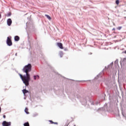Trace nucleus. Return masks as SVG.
Masks as SVG:
<instances>
[{
    "label": "nucleus",
    "mask_w": 126,
    "mask_h": 126,
    "mask_svg": "<svg viewBox=\"0 0 126 126\" xmlns=\"http://www.w3.org/2000/svg\"><path fill=\"white\" fill-rule=\"evenodd\" d=\"M57 45L60 48V49H63V43L58 42L57 43Z\"/></svg>",
    "instance_id": "nucleus-5"
},
{
    "label": "nucleus",
    "mask_w": 126,
    "mask_h": 126,
    "mask_svg": "<svg viewBox=\"0 0 126 126\" xmlns=\"http://www.w3.org/2000/svg\"><path fill=\"white\" fill-rule=\"evenodd\" d=\"M25 112L26 113V114H29V112H28V108H26L25 109Z\"/></svg>",
    "instance_id": "nucleus-11"
},
{
    "label": "nucleus",
    "mask_w": 126,
    "mask_h": 126,
    "mask_svg": "<svg viewBox=\"0 0 126 126\" xmlns=\"http://www.w3.org/2000/svg\"><path fill=\"white\" fill-rule=\"evenodd\" d=\"M112 30H113V31H115L116 30V29L113 28V29H112Z\"/></svg>",
    "instance_id": "nucleus-20"
},
{
    "label": "nucleus",
    "mask_w": 126,
    "mask_h": 126,
    "mask_svg": "<svg viewBox=\"0 0 126 126\" xmlns=\"http://www.w3.org/2000/svg\"><path fill=\"white\" fill-rule=\"evenodd\" d=\"M6 43L8 46H12V42L11 41V37H8L6 41Z\"/></svg>",
    "instance_id": "nucleus-2"
},
{
    "label": "nucleus",
    "mask_w": 126,
    "mask_h": 126,
    "mask_svg": "<svg viewBox=\"0 0 126 126\" xmlns=\"http://www.w3.org/2000/svg\"><path fill=\"white\" fill-rule=\"evenodd\" d=\"M49 122H50V124H54V122H53V121H51V120H49Z\"/></svg>",
    "instance_id": "nucleus-16"
},
{
    "label": "nucleus",
    "mask_w": 126,
    "mask_h": 126,
    "mask_svg": "<svg viewBox=\"0 0 126 126\" xmlns=\"http://www.w3.org/2000/svg\"><path fill=\"white\" fill-rule=\"evenodd\" d=\"M59 56H60V58H63V52H60L59 53Z\"/></svg>",
    "instance_id": "nucleus-8"
},
{
    "label": "nucleus",
    "mask_w": 126,
    "mask_h": 126,
    "mask_svg": "<svg viewBox=\"0 0 126 126\" xmlns=\"http://www.w3.org/2000/svg\"><path fill=\"white\" fill-rule=\"evenodd\" d=\"M45 16L49 19V20H51V17L48 15H45Z\"/></svg>",
    "instance_id": "nucleus-9"
},
{
    "label": "nucleus",
    "mask_w": 126,
    "mask_h": 126,
    "mask_svg": "<svg viewBox=\"0 0 126 126\" xmlns=\"http://www.w3.org/2000/svg\"><path fill=\"white\" fill-rule=\"evenodd\" d=\"M14 40H15V41H19V40H20V38L18 35H16L14 37Z\"/></svg>",
    "instance_id": "nucleus-6"
},
{
    "label": "nucleus",
    "mask_w": 126,
    "mask_h": 126,
    "mask_svg": "<svg viewBox=\"0 0 126 126\" xmlns=\"http://www.w3.org/2000/svg\"><path fill=\"white\" fill-rule=\"evenodd\" d=\"M33 77L34 80H36L37 78L39 79V75H35V76L34 75Z\"/></svg>",
    "instance_id": "nucleus-10"
},
{
    "label": "nucleus",
    "mask_w": 126,
    "mask_h": 126,
    "mask_svg": "<svg viewBox=\"0 0 126 126\" xmlns=\"http://www.w3.org/2000/svg\"><path fill=\"white\" fill-rule=\"evenodd\" d=\"M23 93L24 95L26 94V93H29V91L26 90V89H24L23 91Z\"/></svg>",
    "instance_id": "nucleus-7"
},
{
    "label": "nucleus",
    "mask_w": 126,
    "mask_h": 126,
    "mask_svg": "<svg viewBox=\"0 0 126 126\" xmlns=\"http://www.w3.org/2000/svg\"><path fill=\"white\" fill-rule=\"evenodd\" d=\"M54 125H58V123L57 122H54Z\"/></svg>",
    "instance_id": "nucleus-18"
},
{
    "label": "nucleus",
    "mask_w": 126,
    "mask_h": 126,
    "mask_svg": "<svg viewBox=\"0 0 126 126\" xmlns=\"http://www.w3.org/2000/svg\"><path fill=\"white\" fill-rule=\"evenodd\" d=\"M123 28V27H117V30H121Z\"/></svg>",
    "instance_id": "nucleus-14"
},
{
    "label": "nucleus",
    "mask_w": 126,
    "mask_h": 126,
    "mask_svg": "<svg viewBox=\"0 0 126 126\" xmlns=\"http://www.w3.org/2000/svg\"><path fill=\"white\" fill-rule=\"evenodd\" d=\"M7 23L8 26H10V25H11L12 23V21L11 20V19H8L7 20Z\"/></svg>",
    "instance_id": "nucleus-4"
},
{
    "label": "nucleus",
    "mask_w": 126,
    "mask_h": 126,
    "mask_svg": "<svg viewBox=\"0 0 126 126\" xmlns=\"http://www.w3.org/2000/svg\"><path fill=\"white\" fill-rule=\"evenodd\" d=\"M24 126H30L29 125V122H26V123H24Z\"/></svg>",
    "instance_id": "nucleus-12"
},
{
    "label": "nucleus",
    "mask_w": 126,
    "mask_h": 126,
    "mask_svg": "<svg viewBox=\"0 0 126 126\" xmlns=\"http://www.w3.org/2000/svg\"><path fill=\"white\" fill-rule=\"evenodd\" d=\"M116 4H119V3H120V1L119 0H117L116 1Z\"/></svg>",
    "instance_id": "nucleus-15"
},
{
    "label": "nucleus",
    "mask_w": 126,
    "mask_h": 126,
    "mask_svg": "<svg viewBox=\"0 0 126 126\" xmlns=\"http://www.w3.org/2000/svg\"><path fill=\"white\" fill-rule=\"evenodd\" d=\"M11 125V122H7L6 121H3L2 123L3 126H9Z\"/></svg>",
    "instance_id": "nucleus-3"
},
{
    "label": "nucleus",
    "mask_w": 126,
    "mask_h": 126,
    "mask_svg": "<svg viewBox=\"0 0 126 126\" xmlns=\"http://www.w3.org/2000/svg\"><path fill=\"white\" fill-rule=\"evenodd\" d=\"M0 112H1V108H0Z\"/></svg>",
    "instance_id": "nucleus-21"
},
{
    "label": "nucleus",
    "mask_w": 126,
    "mask_h": 126,
    "mask_svg": "<svg viewBox=\"0 0 126 126\" xmlns=\"http://www.w3.org/2000/svg\"><path fill=\"white\" fill-rule=\"evenodd\" d=\"M32 69V65L31 64L29 63L25 65L23 68V71L26 73V75L23 76L21 74H19L20 78L26 86L29 85V81H30V74H29V72L31 71Z\"/></svg>",
    "instance_id": "nucleus-1"
},
{
    "label": "nucleus",
    "mask_w": 126,
    "mask_h": 126,
    "mask_svg": "<svg viewBox=\"0 0 126 126\" xmlns=\"http://www.w3.org/2000/svg\"><path fill=\"white\" fill-rule=\"evenodd\" d=\"M3 118L4 119H5V118H6L5 115H3Z\"/></svg>",
    "instance_id": "nucleus-19"
},
{
    "label": "nucleus",
    "mask_w": 126,
    "mask_h": 126,
    "mask_svg": "<svg viewBox=\"0 0 126 126\" xmlns=\"http://www.w3.org/2000/svg\"><path fill=\"white\" fill-rule=\"evenodd\" d=\"M123 63H126V58H124L122 60Z\"/></svg>",
    "instance_id": "nucleus-13"
},
{
    "label": "nucleus",
    "mask_w": 126,
    "mask_h": 126,
    "mask_svg": "<svg viewBox=\"0 0 126 126\" xmlns=\"http://www.w3.org/2000/svg\"><path fill=\"white\" fill-rule=\"evenodd\" d=\"M0 17H1V15L0 14Z\"/></svg>",
    "instance_id": "nucleus-22"
},
{
    "label": "nucleus",
    "mask_w": 126,
    "mask_h": 126,
    "mask_svg": "<svg viewBox=\"0 0 126 126\" xmlns=\"http://www.w3.org/2000/svg\"><path fill=\"white\" fill-rule=\"evenodd\" d=\"M10 15H11V13H9L7 14V16H10Z\"/></svg>",
    "instance_id": "nucleus-17"
}]
</instances>
